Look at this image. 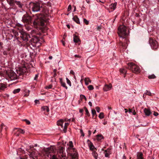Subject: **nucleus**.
Masks as SVG:
<instances>
[{
	"label": "nucleus",
	"instance_id": "obj_1",
	"mask_svg": "<svg viewBox=\"0 0 159 159\" xmlns=\"http://www.w3.org/2000/svg\"><path fill=\"white\" fill-rule=\"evenodd\" d=\"M41 1L31 2L29 4L30 8L34 12H42L43 10V5H41Z\"/></svg>",
	"mask_w": 159,
	"mask_h": 159
},
{
	"label": "nucleus",
	"instance_id": "obj_2",
	"mask_svg": "<svg viewBox=\"0 0 159 159\" xmlns=\"http://www.w3.org/2000/svg\"><path fill=\"white\" fill-rule=\"evenodd\" d=\"M69 145L68 147V149L69 150V157L70 159H78V154L76 152V150L73 148V145L71 141L69 142Z\"/></svg>",
	"mask_w": 159,
	"mask_h": 159
},
{
	"label": "nucleus",
	"instance_id": "obj_3",
	"mask_svg": "<svg viewBox=\"0 0 159 159\" xmlns=\"http://www.w3.org/2000/svg\"><path fill=\"white\" fill-rule=\"evenodd\" d=\"M45 21L43 18L38 17L34 20L33 22V25L35 27L39 28L42 31L43 28L41 27L44 26Z\"/></svg>",
	"mask_w": 159,
	"mask_h": 159
},
{
	"label": "nucleus",
	"instance_id": "obj_4",
	"mask_svg": "<svg viewBox=\"0 0 159 159\" xmlns=\"http://www.w3.org/2000/svg\"><path fill=\"white\" fill-rule=\"evenodd\" d=\"M118 34L121 39H125L128 35V34L126 27L124 25H120L118 28Z\"/></svg>",
	"mask_w": 159,
	"mask_h": 159
},
{
	"label": "nucleus",
	"instance_id": "obj_5",
	"mask_svg": "<svg viewBox=\"0 0 159 159\" xmlns=\"http://www.w3.org/2000/svg\"><path fill=\"white\" fill-rule=\"evenodd\" d=\"M19 32L20 33V37L21 39L25 43H28L30 40L29 39L30 38V34L22 30H20Z\"/></svg>",
	"mask_w": 159,
	"mask_h": 159
},
{
	"label": "nucleus",
	"instance_id": "obj_6",
	"mask_svg": "<svg viewBox=\"0 0 159 159\" xmlns=\"http://www.w3.org/2000/svg\"><path fill=\"white\" fill-rule=\"evenodd\" d=\"M128 68L133 72L136 74H138L140 72L139 67L133 63H128Z\"/></svg>",
	"mask_w": 159,
	"mask_h": 159
},
{
	"label": "nucleus",
	"instance_id": "obj_7",
	"mask_svg": "<svg viewBox=\"0 0 159 159\" xmlns=\"http://www.w3.org/2000/svg\"><path fill=\"white\" fill-rule=\"evenodd\" d=\"M33 38L30 39L29 43L30 42L31 45L34 47H39L41 45L39 38L36 36L33 35Z\"/></svg>",
	"mask_w": 159,
	"mask_h": 159
},
{
	"label": "nucleus",
	"instance_id": "obj_8",
	"mask_svg": "<svg viewBox=\"0 0 159 159\" xmlns=\"http://www.w3.org/2000/svg\"><path fill=\"white\" fill-rule=\"evenodd\" d=\"M32 18L28 14H25L22 17V21L25 23L30 25L31 24Z\"/></svg>",
	"mask_w": 159,
	"mask_h": 159
},
{
	"label": "nucleus",
	"instance_id": "obj_9",
	"mask_svg": "<svg viewBox=\"0 0 159 159\" xmlns=\"http://www.w3.org/2000/svg\"><path fill=\"white\" fill-rule=\"evenodd\" d=\"M149 43L152 49L154 50L157 49V42L156 40L150 38L149 40Z\"/></svg>",
	"mask_w": 159,
	"mask_h": 159
},
{
	"label": "nucleus",
	"instance_id": "obj_10",
	"mask_svg": "<svg viewBox=\"0 0 159 159\" xmlns=\"http://www.w3.org/2000/svg\"><path fill=\"white\" fill-rule=\"evenodd\" d=\"M7 77L11 80L17 79L18 76L13 71L8 72L7 73Z\"/></svg>",
	"mask_w": 159,
	"mask_h": 159
},
{
	"label": "nucleus",
	"instance_id": "obj_11",
	"mask_svg": "<svg viewBox=\"0 0 159 159\" xmlns=\"http://www.w3.org/2000/svg\"><path fill=\"white\" fill-rule=\"evenodd\" d=\"M27 68L25 67H23L22 68H20L19 70L17 72L19 76H21L25 75L26 71Z\"/></svg>",
	"mask_w": 159,
	"mask_h": 159
},
{
	"label": "nucleus",
	"instance_id": "obj_12",
	"mask_svg": "<svg viewBox=\"0 0 159 159\" xmlns=\"http://www.w3.org/2000/svg\"><path fill=\"white\" fill-rule=\"evenodd\" d=\"M125 42L124 41V42L123 43L122 41L120 40V42L119 43L120 47L122 48L123 49H126L128 46L127 43H126L127 39H125Z\"/></svg>",
	"mask_w": 159,
	"mask_h": 159
},
{
	"label": "nucleus",
	"instance_id": "obj_13",
	"mask_svg": "<svg viewBox=\"0 0 159 159\" xmlns=\"http://www.w3.org/2000/svg\"><path fill=\"white\" fill-rule=\"evenodd\" d=\"M64 147H60L59 148V150L57 151L58 153L60 154L61 156L62 157H65V154L64 153Z\"/></svg>",
	"mask_w": 159,
	"mask_h": 159
},
{
	"label": "nucleus",
	"instance_id": "obj_14",
	"mask_svg": "<svg viewBox=\"0 0 159 159\" xmlns=\"http://www.w3.org/2000/svg\"><path fill=\"white\" fill-rule=\"evenodd\" d=\"M102 150L104 151V153L105 154V157H108L109 156V155L111 153V149L109 148H108L107 150H104L102 148Z\"/></svg>",
	"mask_w": 159,
	"mask_h": 159
},
{
	"label": "nucleus",
	"instance_id": "obj_15",
	"mask_svg": "<svg viewBox=\"0 0 159 159\" xmlns=\"http://www.w3.org/2000/svg\"><path fill=\"white\" fill-rule=\"evenodd\" d=\"M116 3H114L110 5L109 7V12L112 11L116 8Z\"/></svg>",
	"mask_w": 159,
	"mask_h": 159
},
{
	"label": "nucleus",
	"instance_id": "obj_16",
	"mask_svg": "<svg viewBox=\"0 0 159 159\" xmlns=\"http://www.w3.org/2000/svg\"><path fill=\"white\" fill-rule=\"evenodd\" d=\"M15 3L18 6V7L20 8H22L24 5L22 2L19 1V0H16L15 2Z\"/></svg>",
	"mask_w": 159,
	"mask_h": 159
},
{
	"label": "nucleus",
	"instance_id": "obj_17",
	"mask_svg": "<svg viewBox=\"0 0 159 159\" xmlns=\"http://www.w3.org/2000/svg\"><path fill=\"white\" fill-rule=\"evenodd\" d=\"M111 87L112 85L111 84H106L104 87L103 89L104 91H107L110 90Z\"/></svg>",
	"mask_w": 159,
	"mask_h": 159
},
{
	"label": "nucleus",
	"instance_id": "obj_18",
	"mask_svg": "<svg viewBox=\"0 0 159 159\" xmlns=\"http://www.w3.org/2000/svg\"><path fill=\"white\" fill-rule=\"evenodd\" d=\"M16 0H6L8 4L12 7L15 6V2Z\"/></svg>",
	"mask_w": 159,
	"mask_h": 159
},
{
	"label": "nucleus",
	"instance_id": "obj_19",
	"mask_svg": "<svg viewBox=\"0 0 159 159\" xmlns=\"http://www.w3.org/2000/svg\"><path fill=\"white\" fill-rule=\"evenodd\" d=\"M144 111L145 115L147 116H149L152 113L149 109L146 108L144 109Z\"/></svg>",
	"mask_w": 159,
	"mask_h": 159
},
{
	"label": "nucleus",
	"instance_id": "obj_20",
	"mask_svg": "<svg viewBox=\"0 0 159 159\" xmlns=\"http://www.w3.org/2000/svg\"><path fill=\"white\" fill-rule=\"evenodd\" d=\"M143 156V154L142 152H138L137 153V158L136 159H144Z\"/></svg>",
	"mask_w": 159,
	"mask_h": 159
},
{
	"label": "nucleus",
	"instance_id": "obj_21",
	"mask_svg": "<svg viewBox=\"0 0 159 159\" xmlns=\"http://www.w3.org/2000/svg\"><path fill=\"white\" fill-rule=\"evenodd\" d=\"M73 20L78 24H80L79 19L77 16H75L73 18Z\"/></svg>",
	"mask_w": 159,
	"mask_h": 159
},
{
	"label": "nucleus",
	"instance_id": "obj_22",
	"mask_svg": "<svg viewBox=\"0 0 159 159\" xmlns=\"http://www.w3.org/2000/svg\"><path fill=\"white\" fill-rule=\"evenodd\" d=\"M41 109L44 112L46 111L47 112H48L49 111V107L47 106L42 107Z\"/></svg>",
	"mask_w": 159,
	"mask_h": 159
},
{
	"label": "nucleus",
	"instance_id": "obj_23",
	"mask_svg": "<svg viewBox=\"0 0 159 159\" xmlns=\"http://www.w3.org/2000/svg\"><path fill=\"white\" fill-rule=\"evenodd\" d=\"M64 123V120H58L57 122V124L58 125H60L61 126V128H63V124Z\"/></svg>",
	"mask_w": 159,
	"mask_h": 159
},
{
	"label": "nucleus",
	"instance_id": "obj_24",
	"mask_svg": "<svg viewBox=\"0 0 159 159\" xmlns=\"http://www.w3.org/2000/svg\"><path fill=\"white\" fill-rule=\"evenodd\" d=\"M7 86L4 84L0 83V90H4Z\"/></svg>",
	"mask_w": 159,
	"mask_h": 159
},
{
	"label": "nucleus",
	"instance_id": "obj_25",
	"mask_svg": "<svg viewBox=\"0 0 159 159\" xmlns=\"http://www.w3.org/2000/svg\"><path fill=\"white\" fill-rule=\"evenodd\" d=\"M69 124L70 123L69 122L65 123L64 129H63V131L64 133H66V132L67 127L69 125Z\"/></svg>",
	"mask_w": 159,
	"mask_h": 159
},
{
	"label": "nucleus",
	"instance_id": "obj_26",
	"mask_svg": "<svg viewBox=\"0 0 159 159\" xmlns=\"http://www.w3.org/2000/svg\"><path fill=\"white\" fill-rule=\"evenodd\" d=\"M84 81L85 84L87 85L89 83H90L91 82V81L89 78H86L84 79Z\"/></svg>",
	"mask_w": 159,
	"mask_h": 159
},
{
	"label": "nucleus",
	"instance_id": "obj_27",
	"mask_svg": "<svg viewBox=\"0 0 159 159\" xmlns=\"http://www.w3.org/2000/svg\"><path fill=\"white\" fill-rule=\"evenodd\" d=\"M128 111L129 113H132L133 114L135 115L136 114V113L135 111V110L134 109V108L133 107L132 109H131L130 108L129 109Z\"/></svg>",
	"mask_w": 159,
	"mask_h": 159
},
{
	"label": "nucleus",
	"instance_id": "obj_28",
	"mask_svg": "<svg viewBox=\"0 0 159 159\" xmlns=\"http://www.w3.org/2000/svg\"><path fill=\"white\" fill-rule=\"evenodd\" d=\"M90 149L91 151H93L94 149H96L93 143L91 142L89 145Z\"/></svg>",
	"mask_w": 159,
	"mask_h": 159
},
{
	"label": "nucleus",
	"instance_id": "obj_29",
	"mask_svg": "<svg viewBox=\"0 0 159 159\" xmlns=\"http://www.w3.org/2000/svg\"><path fill=\"white\" fill-rule=\"evenodd\" d=\"M79 41V39L78 38V37L75 35L74 37V41L75 43H77Z\"/></svg>",
	"mask_w": 159,
	"mask_h": 159
},
{
	"label": "nucleus",
	"instance_id": "obj_30",
	"mask_svg": "<svg viewBox=\"0 0 159 159\" xmlns=\"http://www.w3.org/2000/svg\"><path fill=\"white\" fill-rule=\"evenodd\" d=\"M92 155L94 157L95 159H97L98 158V154L96 151H93L92 153Z\"/></svg>",
	"mask_w": 159,
	"mask_h": 159
},
{
	"label": "nucleus",
	"instance_id": "obj_31",
	"mask_svg": "<svg viewBox=\"0 0 159 159\" xmlns=\"http://www.w3.org/2000/svg\"><path fill=\"white\" fill-rule=\"evenodd\" d=\"M50 159H58L57 156L55 155H50Z\"/></svg>",
	"mask_w": 159,
	"mask_h": 159
},
{
	"label": "nucleus",
	"instance_id": "obj_32",
	"mask_svg": "<svg viewBox=\"0 0 159 159\" xmlns=\"http://www.w3.org/2000/svg\"><path fill=\"white\" fill-rule=\"evenodd\" d=\"M120 72L121 73L125 75L126 73V70L124 69H120Z\"/></svg>",
	"mask_w": 159,
	"mask_h": 159
},
{
	"label": "nucleus",
	"instance_id": "obj_33",
	"mask_svg": "<svg viewBox=\"0 0 159 159\" xmlns=\"http://www.w3.org/2000/svg\"><path fill=\"white\" fill-rule=\"evenodd\" d=\"M4 129L5 130L6 129V127L2 123L1 126H0V132H1L2 129H3L4 128Z\"/></svg>",
	"mask_w": 159,
	"mask_h": 159
},
{
	"label": "nucleus",
	"instance_id": "obj_34",
	"mask_svg": "<svg viewBox=\"0 0 159 159\" xmlns=\"http://www.w3.org/2000/svg\"><path fill=\"white\" fill-rule=\"evenodd\" d=\"M145 95H148L151 96H152L154 94V93H152L150 91L148 90L146 91V92L145 93Z\"/></svg>",
	"mask_w": 159,
	"mask_h": 159
},
{
	"label": "nucleus",
	"instance_id": "obj_35",
	"mask_svg": "<svg viewBox=\"0 0 159 159\" xmlns=\"http://www.w3.org/2000/svg\"><path fill=\"white\" fill-rule=\"evenodd\" d=\"M84 108L86 112V115L88 116H90V113L86 107H84Z\"/></svg>",
	"mask_w": 159,
	"mask_h": 159
},
{
	"label": "nucleus",
	"instance_id": "obj_36",
	"mask_svg": "<svg viewBox=\"0 0 159 159\" xmlns=\"http://www.w3.org/2000/svg\"><path fill=\"white\" fill-rule=\"evenodd\" d=\"M15 130L16 129H17V131H18L19 132L23 134L25 133V131L21 129H18V128H15Z\"/></svg>",
	"mask_w": 159,
	"mask_h": 159
},
{
	"label": "nucleus",
	"instance_id": "obj_37",
	"mask_svg": "<svg viewBox=\"0 0 159 159\" xmlns=\"http://www.w3.org/2000/svg\"><path fill=\"white\" fill-rule=\"evenodd\" d=\"M20 89L18 88L14 90L13 91V93L14 94H16V93H18L20 91Z\"/></svg>",
	"mask_w": 159,
	"mask_h": 159
},
{
	"label": "nucleus",
	"instance_id": "obj_38",
	"mask_svg": "<svg viewBox=\"0 0 159 159\" xmlns=\"http://www.w3.org/2000/svg\"><path fill=\"white\" fill-rule=\"evenodd\" d=\"M97 138L98 140L100 141L102 138V136L101 135H98Z\"/></svg>",
	"mask_w": 159,
	"mask_h": 159
},
{
	"label": "nucleus",
	"instance_id": "obj_39",
	"mask_svg": "<svg viewBox=\"0 0 159 159\" xmlns=\"http://www.w3.org/2000/svg\"><path fill=\"white\" fill-rule=\"evenodd\" d=\"M31 33L32 34H38L39 35H40L41 34L40 32H38L34 30H32Z\"/></svg>",
	"mask_w": 159,
	"mask_h": 159
},
{
	"label": "nucleus",
	"instance_id": "obj_40",
	"mask_svg": "<svg viewBox=\"0 0 159 159\" xmlns=\"http://www.w3.org/2000/svg\"><path fill=\"white\" fill-rule=\"evenodd\" d=\"M92 113L93 115V118L94 116L96 115L97 116L96 111L94 109L92 110Z\"/></svg>",
	"mask_w": 159,
	"mask_h": 159
},
{
	"label": "nucleus",
	"instance_id": "obj_41",
	"mask_svg": "<svg viewBox=\"0 0 159 159\" xmlns=\"http://www.w3.org/2000/svg\"><path fill=\"white\" fill-rule=\"evenodd\" d=\"M61 85L64 87L66 89H67V87L66 86V84L65 82L61 81Z\"/></svg>",
	"mask_w": 159,
	"mask_h": 159
},
{
	"label": "nucleus",
	"instance_id": "obj_42",
	"mask_svg": "<svg viewBox=\"0 0 159 159\" xmlns=\"http://www.w3.org/2000/svg\"><path fill=\"white\" fill-rule=\"evenodd\" d=\"M156 78V76L154 75H149L148 76V78L149 79H154Z\"/></svg>",
	"mask_w": 159,
	"mask_h": 159
},
{
	"label": "nucleus",
	"instance_id": "obj_43",
	"mask_svg": "<svg viewBox=\"0 0 159 159\" xmlns=\"http://www.w3.org/2000/svg\"><path fill=\"white\" fill-rule=\"evenodd\" d=\"M80 99L82 100L83 99H84L86 101V98L85 96L82 94H81L80 96Z\"/></svg>",
	"mask_w": 159,
	"mask_h": 159
},
{
	"label": "nucleus",
	"instance_id": "obj_44",
	"mask_svg": "<svg viewBox=\"0 0 159 159\" xmlns=\"http://www.w3.org/2000/svg\"><path fill=\"white\" fill-rule=\"evenodd\" d=\"M98 117L101 119L103 118H104L103 113V112L100 113L98 116Z\"/></svg>",
	"mask_w": 159,
	"mask_h": 159
},
{
	"label": "nucleus",
	"instance_id": "obj_45",
	"mask_svg": "<svg viewBox=\"0 0 159 159\" xmlns=\"http://www.w3.org/2000/svg\"><path fill=\"white\" fill-rule=\"evenodd\" d=\"M67 83L70 86H71V83L70 81L69 80V79L67 78H66Z\"/></svg>",
	"mask_w": 159,
	"mask_h": 159
},
{
	"label": "nucleus",
	"instance_id": "obj_46",
	"mask_svg": "<svg viewBox=\"0 0 159 159\" xmlns=\"http://www.w3.org/2000/svg\"><path fill=\"white\" fill-rule=\"evenodd\" d=\"M88 88L89 90H92L94 88L93 85H90L88 86Z\"/></svg>",
	"mask_w": 159,
	"mask_h": 159
},
{
	"label": "nucleus",
	"instance_id": "obj_47",
	"mask_svg": "<svg viewBox=\"0 0 159 159\" xmlns=\"http://www.w3.org/2000/svg\"><path fill=\"white\" fill-rule=\"evenodd\" d=\"M84 22L85 23L86 25L89 24V21L85 18L84 19Z\"/></svg>",
	"mask_w": 159,
	"mask_h": 159
},
{
	"label": "nucleus",
	"instance_id": "obj_48",
	"mask_svg": "<svg viewBox=\"0 0 159 159\" xmlns=\"http://www.w3.org/2000/svg\"><path fill=\"white\" fill-rule=\"evenodd\" d=\"M24 121H25L26 124L28 125H29L30 124V122L27 119H25L23 120Z\"/></svg>",
	"mask_w": 159,
	"mask_h": 159
},
{
	"label": "nucleus",
	"instance_id": "obj_49",
	"mask_svg": "<svg viewBox=\"0 0 159 159\" xmlns=\"http://www.w3.org/2000/svg\"><path fill=\"white\" fill-rule=\"evenodd\" d=\"M52 87V84H50L48 86H46L45 87V88L46 89H51Z\"/></svg>",
	"mask_w": 159,
	"mask_h": 159
},
{
	"label": "nucleus",
	"instance_id": "obj_50",
	"mask_svg": "<svg viewBox=\"0 0 159 159\" xmlns=\"http://www.w3.org/2000/svg\"><path fill=\"white\" fill-rule=\"evenodd\" d=\"M96 109L98 112H99L100 111V108L98 107H96Z\"/></svg>",
	"mask_w": 159,
	"mask_h": 159
},
{
	"label": "nucleus",
	"instance_id": "obj_51",
	"mask_svg": "<svg viewBox=\"0 0 159 159\" xmlns=\"http://www.w3.org/2000/svg\"><path fill=\"white\" fill-rule=\"evenodd\" d=\"M38 77V75L37 74H36L35 75V77L34 78V80H37V79Z\"/></svg>",
	"mask_w": 159,
	"mask_h": 159
},
{
	"label": "nucleus",
	"instance_id": "obj_52",
	"mask_svg": "<svg viewBox=\"0 0 159 159\" xmlns=\"http://www.w3.org/2000/svg\"><path fill=\"white\" fill-rule=\"evenodd\" d=\"M51 4H52L50 2H48L47 3L46 5L47 6L51 7Z\"/></svg>",
	"mask_w": 159,
	"mask_h": 159
},
{
	"label": "nucleus",
	"instance_id": "obj_53",
	"mask_svg": "<svg viewBox=\"0 0 159 159\" xmlns=\"http://www.w3.org/2000/svg\"><path fill=\"white\" fill-rule=\"evenodd\" d=\"M71 5H69L68 6V11H70L71 10Z\"/></svg>",
	"mask_w": 159,
	"mask_h": 159
},
{
	"label": "nucleus",
	"instance_id": "obj_54",
	"mask_svg": "<svg viewBox=\"0 0 159 159\" xmlns=\"http://www.w3.org/2000/svg\"><path fill=\"white\" fill-rule=\"evenodd\" d=\"M153 115L155 116H157L158 115V113L157 112L154 111V112Z\"/></svg>",
	"mask_w": 159,
	"mask_h": 159
},
{
	"label": "nucleus",
	"instance_id": "obj_55",
	"mask_svg": "<svg viewBox=\"0 0 159 159\" xmlns=\"http://www.w3.org/2000/svg\"><path fill=\"white\" fill-rule=\"evenodd\" d=\"M64 121H68L69 123H70V119H65L64 120Z\"/></svg>",
	"mask_w": 159,
	"mask_h": 159
},
{
	"label": "nucleus",
	"instance_id": "obj_56",
	"mask_svg": "<svg viewBox=\"0 0 159 159\" xmlns=\"http://www.w3.org/2000/svg\"><path fill=\"white\" fill-rule=\"evenodd\" d=\"M35 85H36V84H35V85H31V87L32 89H34V88H35Z\"/></svg>",
	"mask_w": 159,
	"mask_h": 159
},
{
	"label": "nucleus",
	"instance_id": "obj_57",
	"mask_svg": "<svg viewBox=\"0 0 159 159\" xmlns=\"http://www.w3.org/2000/svg\"><path fill=\"white\" fill-rule=\"evenodd\" d=\"M3 54L4 55L7 56V53L6 51H4L3 52Z\"/></svg>",
	"mask_w": 159,
	"mask_h": 159
},
{
	"label": "nucleus",
	"instance_id": "obj_58",
	"mask_svg": "<svg viewBox=\"0 0 159 159\" xmlns=\"http://www.w3.org/2000/svg\"><path fill=\"white\" fill-rule=\"evenodd\" d=\"M74 56L75 57H78V58H80L81 57V56L79 55H75Z\"/></svg>",
	"mask_w": 159,
	"mask_h": 159
},
{
	"label": "nucleus",
	"instance_id": "obj_59",
	"mask_svg": "<svg viewBox=\"0 0 159 159\" xmlns=\"http://www.w3.org/2000/svg\"><path fill=\"white\" fill-rule=\"evenodd\" d=\"M84 110L83 109H80L79 110V112L80 113H83V112Z\"/></svg>",
	"mask_w": 159,
	"mask_h": 159
},
{
	"label": "nucleus",
	"instance_id": "obj_60",
	"mask_svg": "<svg viewBox=\"0 0 159 159\" xmlns=\"http://www.w3.org/2000/svg\"><path fill=\"white\" fill-rule=\"evenodd\" d=\"M91 134V131L90 130H89L88 131V134H89L88 136H90Z\"/></svg>",
	"mask_w": 159,
	"mask_h": 159
},
{
	"label": "nucleus",
	"instance_id": "obj_61",
	"mask_svg": "<svg viewBox=\"0 0 159 159\" xmlns=\"http://www.w3.org/2000/svg\"><path fill=\"white\" fill-rule=\"evenodd\" d=\"M70 73L72 74V75H74V74H75V72L72 70H71L70 71Z\"/></svg>",
	"mask_w": 159,
	"mask_h": 159
},
{
	"label": "nucleus",
	"instance_id": "obj_62",
	"mask_svg": "<svg viewBox=\"0 0 159 159\" xmlns=\"http://www.w3.org/2000/svg\"><path fill=\"white\" fill-rule=\"evenodd\" d=\"M97 29L98 30H99L101 29V27L99 26H98Z\"/></svg>",
	"mask_w": 159,
	"mask_h": 159
},
{
	"label": "nucleus",
	"instance_id": "obj_63",
	"mask_svg": "<svg viewBox=\"0 0 159 159\" xmlns=\"http://www.w3.org/2000/svg\"><path fill=\"white\" fill-rule=\"evenodd\" d=\"M89 106H90V107H92V103L91 102H89Z\"/></svg>",
	"mask_w": 159,
	"mask_h": 159
},
{
	"label": "nucleus",
	"instance_id": "obj_64",
	"mask_svg": "<svg viewBox=\"0 0 159 159\" xmlns=\"http://www.w3.org/2000/svg\"><path fill=\"white\" fill-rule=\"evenodd\" d=\"M18 35H19V34H18V32H16L15 33V35L16 37L17 36H18Z\"/></svg>",
	"mask_w": 159,
	"mask_h": 159
}]
</instances>
